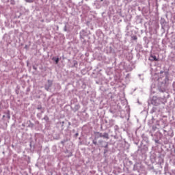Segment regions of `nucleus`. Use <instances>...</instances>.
<instances>
[{"instance_id": "f257e3e1", "label": "nucleus", "mask_w": 175, "mask_h": 175, "mask_svg": "<svg viewBox=\"0 0 175 175\" xmlns=\"http://www.w3.org/2000/svg\"><path fill=\"white\" fill-rule=\"evenodd\" d=\"M157 126L160 129L154 135L153 140L157 146L169 144L170 139L174 136V132L172 127L169 126L167 121L160 120L157 122Z\"/></svg>"}, {"instance_id": "f03ea898", "label": "nucleus", "mask_w": 175, "mask_h": 175, "mask_svg": "<svg viewBox=\"0 0 175 175\" xmlns=\"http://www.w3.org/2000/svg\"><path fill=\"white\" fill-rule=\"evenodd\" d=\"M148 147H150V140L146 135H142V141L138 146V149L133 154V157L139 162L146 161L147 159V152H148Z\"/></svg>"}, {"instance_id": "7ed1b4c3", "label": "nucleus", "mask_w": 175, "mask_h": 175, "mask_svg": "<svg viewBox=\"0 0 175 175\" xmlns=\"http://www.w3.org/2000/svg\"><path fill=\"white\" fill-rule=\"evenodd\" d=\"M158 90L159 92H161V94H164L161 97L154 96L152 98H150V100H148V103L150 105H153L154 106H159V105H165V103L167 102V96H169V94L166 92V89H165V88L159 86Z\"/></svg>"}, {"instance_id": "20e7f679", "label": "nucleus", "mask_w": 175, "mask_h": 175, "mask_svg": "<svg viewBox=\"0 0 175 175\" xmlns=\"http://www.w3.org/2000/svg\"><path fill=\"white\" fill-rule=\"evenodd\" d=\"M159 77L158 78H154V77H152V80H154V81H159V83H161L163 85H165V84H167V81H169V72L167 71L161 70L159 73Z\"/></svg>"}, {"instance_id": "39448f33", "label": "nucleus", "mask_w": 175, "mask_h": 175, "mask_svg": "<svg viewBox=\"0 0 175 175\" xmlns=\"http://www.w3.org/2000/svg\"><path fill=\"white\" fill-rule=\"evenodd\" d=\"M108 5H110L109 0H96L94 3L96 9H100L102 6H107Z\"/></svg>"}, {"instance_id": "423d86ee", "label": "nucleus", "mask_w": 175, "mask_h": 175, "mask_svg": "<svg viewBox=\"0 0 175 175\" xmlns=\"http://www.w3.org/2000/svg\"><path fill=\"white\" fill-rule=\"evenodd\" d=\"M121 111L122 110H121V108L118 105H113L109 109V113L113 114L114 117H118L121 114Z\"/></svg>"}, {"instance_id": "0eeeda50", "label": "nucleus", "mask_w": 175, "mask_h": 175, "mask_svg": "<svg viewBox=\"0 0 175 175\" xmlns=\"http://www.w3.org/2000/svg\"><path fill=\"white\" fill-rule=\"evenodd\" d=\"M113 139H116V142H118V148H120V150H122L124 148V146H125V144L126 142L125 140L122 139V137L121 135H113Z\"/></svg>"}, {"instance_id": "6e6552de", "label": "nucleus", "mask_w": 175, "mask_h": 175, "mask_svg": "<svg viewBox=\"0 0 175 175\" xmlns=\"http://www.w3.org/2000/svg\"><path fill=\"white\" fill-rule=\"evenodd\" d=\"M133 172H137V173H141L143 171V165L140 163H135L133 167Z\"/></svg>"}, {"instance_id": "1a4fd4ad", "label": "nucleus", "mask_w": 175, "mask_h": 175, "mask_svg": "<svg viewBox=\"0 0 175 175\" xmlns=\"http://www.w3.org/2000/svg\"><path fill=\"white\" fill-rule=\"evenodd\" d=\"M52 85H53V81L48 79L47 83L45 84V85H44V89L46 90V91H49L50 88H51Z\"/></svg>"}, {"instance_id": "9d476101", "label": "nucleus", "mask_w": 175, "mask_h": 175, "mask_svg": "<svg viewBox=\"0 0 175 175\" xmlns=\"http://www.w3.org/2000/svg\"><path fill=\"white\" fill-rule=\"evenodd\" d=\"M85 36H87V31H85V29H82L79 32V38L81 40H84V38H85Z\"/></svg>"}, {"instance_id": "9b49d317", "label": "nucleus", "mask_w": 175, "mask_h": 175, "mask_svg": "<svg viewBox=\"0 0 175 175\" xmlns=\"http://www.w3.org/2000/svg\"><path fill=\"white\" fill-rule=\"evenodd\" d=\"M4 114L3 116V120H4V121H6V118L7 120L9 121V120H10V111H7L4 112Z\"/></svg>"}, {"instance_id": "f8f14e48", "label": "nucleus", "mask_w": 175, "mask_h": 175, "mask_svg": "<svg viewBox=\"0 0 175 175\" xmlns=\"http://www.w3.org/2000/svg\"><path fill=\"white\" fill-rule=\"evenodd\" d=\"M71 109L74 113H76V111H78V110L80 109V104L76 103L74 105H71Z\"/></svg>"}, {"instance_id": "ddd939ff", "label": "nucleus", "mask_w": 175, "mask_h": 175, "mask_svg": "<svg viewBox=\"0 0 175 175\" xmlns=\"http://www.w3.org/2000/svg\"><path fill=\"white\" fill-rule=\"evenodd\" d=\"M116 13V10L114 9V5H109V10H108V14L109 16H111V14H114Z\"/></svg>"}, {"instance_id": "4468645a", "label": "nucleus", "mask_w": 175, "mask_h": 175, "mask_svg": "<svg viewBox=\"0 0 175 175\" xmlns=\"http://www.w3.org/2000/svg\"><path fill=\"white\" fill-rule=\"evenodd\" d=\"M99 144H101L103 148H107L109 147V142H106L103 140L98 141Z\"/></svg>"}, {"instance_id": "2eb2a0df", "label": "nucleus", "mask_w": 175, "mask_h": 175, "mask_svg": "<svg viewBox=\"0 0 175 175\" xmlns=\"http://www.w3.org/2000/svg\"><path fill=\"white\" fill-rule=\"evenodd\" d=\"M158 106L153 107L150 111L151 114H154V113H159L161 109L157 107Z\"/></svg>"}, {"instance_id": "dca6fc26", "label": "nucleus", "mask_w": 175, "mask_h": 175, "mask_svg": "<svg viewBox=\"0 0 175 175\" xmlns=\"http://www.w3.org/2000/svg\"><path fill=\"white\" fill-rule=\"evenodd\" d=\"M148 59H149V61H151L152 62L154 61H158L159 59L157 57V56H155V55L150 54Z\"/></svg>"}, {"instance_id": "f3484780", "label": "nucleus", "mask_w": 175, "mask_h": 175, "mask_svg": "<svg viewBox=\"0 0 175 175\" xmlns=\"http://www.w3.org/2000/svg\"><path fill=\"white\" fill-rule=\"evenodd\" d=\"M100 137H102V133L100 132H94V139L98 140V139H100Z\"/></svg>"}, {"instance_id": "a211bd4d", "label": "nucleus", "mask_w": 175, "mask_h": 175, "mask_svg": "<svg viewBox=\"0 0 175 175\" xmlns=\"http://www.w3.org/2000/svg\"><path fill=\"white\" fill-rule=\"evenodd\" d=\"M94 146H98V139H94L92 140L91 146L92 147L93 150H95V147Z\"/></svg>"}, {"instance_id": "6ab92c4d", "label": "nucleus", "mask_w": 175, "mask_h": 175, "mask_svg": "<svg viewBox=\"0 0 175 175\" xmlns=\"http://www.w3.org/2000/svg\"><path fill=\"white\" fill-rule=\"evenodd\" d=\"M27 128H31V129L35 126V124L31 122V120H27Z\"/></svg>"}, {"instance_id": "aec40b11", "label": "nucleus", "mask_w": 175, "mask_h": 175, "mask_svg": "<svg viewBox=\"0 0 175 175\" xmlns=\"http://www.w3.org/2000/svg\"><path fill=\"white\" fill-rule=\"evenodd\" d=\"M151 124H152V120L148 122V125L149 126H152L153 131H155L157 129H159L158 126H152Z\"/></svg>"}, {"instance_id": "412c9836", "label": "nucleus", "mask_w": 175, "mask_h": 175, "mask_svg": "<svg viewBox=\"0 0 175 175\" xmlns=\"http://www.w3.org/2000/svg\"><path fill=\"white\" fill-rule=\"evenodd\" d=\"M52 61H54L55 64L57 65V64L59 62V57H53Z\"/></svg>"}, {"instance_id": "4be33fe9", "label": "nucleus", "mask_w": 175, "mask_h": 175, "mask_svg": "<svg viewBox=\"0 0 175 175\" xmlns=\"http://www.w3.org/2000/svg\"><path fill=\"white\" fill-rule=\"evenodd\" d=\"M139 138L137 137L133 138V142L134 144H135V146H139Z\"/></svg>"}, {"instance_id": "5701e85b", "label": "nucleus", "mask_w": 175, "mask_h": 175, "mask_svg": "<svg viewBox=\"0 0 175 175\" xmlns=\"http://www.w3.org/2000/svg\"><path fill=\"white\" fill-rule=\"evenodd\" d=\"M101 137H103V139H109V133H104L103 134L101 133Z\"/></svg>"}, {"instance_id": "b1692460", "label": "nucleus", "mask_w": 175, "mask_h": 175, "mask_svg": "<svg viewBox=\"0 0 175 175\" xmlns=\"http://www.w3.org/2000/svg\"><path fill=\"white\" fill-rule=\"evenodd\" d=\"M76 103H77V98H72L71 100V106H75V105H76Z\"/></svg>"}, {"instance_id": "393cba45", "label": "nucleus", "mask_w": 175, "mask_h": 175, "mask_svg": "<svg viewBox=\"0 0 175 175\" xmlns=\"http://www.w3.org/2000/svg\"><path fill=\"white\" fill-rule=\"evenodd\" d=\"M96 36H98V37L99 38V37H100L102 35H103V33L102 32V31L98 30V31L96 32Z\"/></svg>"}, {"instance_id": "a878e982", "label": "nucleus", "mask_w": 175, "mask_h": 175, "mask_svg": "<svg viewBox=\"0 0 175 175\" xmlns=\"http://www.w3.org/2000/svg\"><path fill=\"white\" fill-rule=\"evenodd\" d=\"M161 28H165V24H166V21H165V19L161 18Z\"/></svg>"}, {"instance_id": "bb28decb", "label": "nucleus", "mask_w": 175, "mask_h": 175, "mask_svg": "<svg viewBox=\"0 0 175 175\" xmlns=\"http://www.w3.org/2000/svg\"><path fill=\"white\" fill-rule=\"evenodd\" d=\"M68 25H69V23H65V26L64 27V32H68Z\"/></svg>"}, {"instance_id": "cd10ccee", "label": "nucleus", "mask_w": 175, "mask_h": 175, "mask_svg": "<svg viewBox=\"0 0 175 175\" xmlns=\"http://www.w3.org/2000/svg\"><path fill=\"white\" fill-rule=\"evenodd\" d=\"M113 129L115 131V133H117V132H118V131L120 130V127L118 126V125H115L113 126Z\"/></svg>"}, {"instance_id": "c85d7f7f", "label": "nucleus", "mask_w": 175, "mask_h": 175, "mask_svg": "<svg viewBox=\"0 0 175 175\" xmlns=\"http://www.w3.org/2000/svg\"><path fill=\"white\" fill-rule=\"evenodd\" d=\"M42 120H44V121H46V122H49V121H50V118H49V116L47 115H45Z\"/></svg>"}, {"instance_id": "c756f323", "label": "nucleus", "mask_w": 175, "mask_h": 175, "mask_svg": "<svg viewBox=\"0 0 175 175\" xmlns=\"http://www.w3.org/2000/svg\"><path fill=\"white\" fill-rule=\"evenodd\" d=\"M158 159H159L158 163H160V165L163 163V159H162L161 156L158 157Z\"/></svg>"}, {"instance_id": "7c9ffc66", "label": "nucleus", "mask_w": 175, "mask_h": 175, "mask_svg": "<svg viewBox=\"0 0 175 175\" xmlns=\"http://www.w3.org/2000/svg\"><path fill=\"white\" fill-rule=\"evenodd\" d=\"M150 160L152 161V162H153L154 161H157V157H155V154H152L150 156Z\"/></svg>"}, {"instance_id": "2f4dec72", "label": "nucleus", "mask_w": 175, "mask_h": 175, "mask_svg": "<svg viewBox=\"0 0 175 175\" xmlns=\"http://www.w3.org/2000/svg\"><path fill=\"white\" fill-rule=\"evenodd\" d=\"M109 126H113V125H114V120L113 119L109 120Z\"/></svg>"}, {"instance_id": "473e14b6", "label": "nucleus", "mask_w": 175, "mask_h": 175, "mask_svg": "<svg viewBox=\"0 0 175 175\" xmlns=\"http://www.w3.org/2000/svg\"><path fill=\"white\" fill-rule=\"evenodd\" d=\"M60 125H61V130L64 131V125L65 124V122H59Z\"/></svg>"}, {"instance_id": "72a5a7b5", "label": "nucleus", "mask_w": 175, "mask_h": 175, "mask_svg": "<svg viewBox=\"0 0 175 175\" xmlns=\"http://www.w3.org/2000/svg\"><path fill=\"white\" fill-rule=\"evenodd\" d=\"M144 40L145 43H146V44H148L149 40L147 37H144Z\"/></svg>"}, {"instance_id": "f704fd0d", "label": "nucleus", "mask_w": 175, "mask_h": 175, "mask_svg": "<svg viewBox=\"0 0 175 175\" xmlns=\"http://www.w3.org/2000/svg\"><path fill=\"white\" fill-rule=\"evenodd\" d=\"M27 3H33L35 0H25Z\"/></svg>"}, {"instance_id": "c9c22d12", "label": "nucleus", "mask_w": 175, "mask_h": 175, "mask_svg": "<svg viewBox=\"0 0 175 175\" xmlns=\"http://www.w3.org/2000/svg\"><path fill=\"white\" fill-rule=\"evenodd\" d=\"M132 40H137V36H131Z\"/></svg>"}, {"instance_id": "e433bc0d", "label": "nucleus", "mask_w": 175, "mask_h": 175, "mask_svg": "<svg viewBox=\"0 0 175 175\" xmlns=\"http://www.w3.org/2000/svg\"><path fill=\"white\" fill-rule=\"evenodd\" d=\"M37 118H38V120H40V118H42V113H37Z\"/></svg>"}, {"instance_id": "4c0bfd02", "label": "nucleus", "mask_w": 175, "mask_h": 175, "mask_svg": "<svg viewBox=\"0 0 175 175\" xmlns=\"http://www.w3.org/2000/svg\"><path fill=\"white\" fill-rule=\"evenodd\" d=\"M44 109H43V107H42V105H38L37 107V110H44Z\"/></svg>"}, {"instance_id": "58836bf2", "label": "nucleus", "mask_w": 175, "mask_h": 175, "mask_svg": "<svg viewBox=\"0 0 175 175\" xmlns=\"http://www.w3.org/2000/svg\"><path fill=\"white\" fill-rule=\"evenodd\" d=\"M152 88H155V85L152 84V85H151V92H153V94H154L155 92H154V90H152Z\"/></svg>"}, {"instance_id": "ea45409f", "label": "nucleus", "mask_w": 175, "mask_h": 175, "mask_svg": "<svg viewBox=\"0 0 175 175\" xmlns=\"http://www.w3.org/2000/svg\"><path fill=\"white\" fill-rule=\"evenodd\" d=\"M10 3H11V5H15L16 1L14 0H10Z\"/></svg>"}, {"instance_id": "a19ab883", "label": "nucleus", "mask_w": 175, "mask_h": 175, "mask_svg": "<svg viewBox=\"0 0 175 175\" xmlns=\"http://www.w3.org/2000/svg\"><path fill=\"white\" fill-rule=\"evenodd\" d=\"M109 150H107V148L104 149V155H106V154H107Z\"/></svg>"}, {"instance_id": "79ce46f5", "label": "nucleus", "mask_w": 175, "mask_h": 175, "mask_svg": "<svg viewBox=\"0 0 175 175\" xmlns=\"http://www.w3.org/2000/svg\"><path fill=\"white\" fill-rule=\"evenodd\" d=\"M129 77H131V74H127V75H126V80L129 79Z\"/></svg>"}, {"instance_id": "37998d69", "label": "nucleus", "mask_w": 175, "mask_h": 175, "mask_svg": "<svg viewBox=\"0 0 175 175\" xmlns=\"http://www.w3.org/2000/svg\"><path fill=\"white\" fill-rule=\"evenodd\" d=\"M39 113H41V114H43V113H44V109L40 110Z\"/></svg>"}, {"instance_id": "c03bdc74", "label": "nucleus", "mask_w": 175, "mask_h": 175, "mask_svg": "<svg viewBox=\"0 0 175 175\" xmlns=\"http://www.w3.org/2000/svg\"><path fill=\"white\" fill-rule=\"evenodd\" d=\"M33 69L34 70H38V67L33 66Z\"/></svg>"}, {"instance_id": "a18cd8bd", "label": "nucleus", "mask_w": 175, "mask_h": 175, "mask_svg": "<svg viewBox=\"0 0 175 175\" xmlns=\"http://www.w3.org/2000/svg\"><path fill=\"white\" fill-rule=\"evenodd\" d=\"M172 87L174 88V91H175V81L173 83Z\"/></svg>"}, {"instance_id": "49530a36", "label": "nucleus", "mask_w": 175, "mask_h": 175, "mask_svg": "<svg viewBox=\"0 0 175 175\" xmlns=\"http://www.w3.org/2000/svg\"><path fill=\"white\" fill-rule=\"evenodd\" d=\"M27 92H29V91H31V88H27V90H26Z\"/></svg>"}, {"instance_id": "de8ad7c7", "label": "nucleus", "mask_w": 175, "mask_h": 175, "mask_svg": "<svg viewBox=\"0 0 175 175\" xmlns=\"http://www.w3.org/2000/svg\"><path fill=\"white\" fill-rule=\"evenodd\" d=\"M35 124H36V125H39L40 122H39V121L36 120V121L35 122Z\"/></svg>"}, {"instance_id": "09e8293b", "label": "nucleus", "mask_w": 175, "mask_h": 175, "mask_svg": "<svg viewBox=\"0 0 175 175\" xmlns=\"http://www.w3.org/2000/svg\"><path fill=\"white\" fill-rule=\"evenodd\" d=\"M77 136H79V133H75L74 137H77Z\"/></svg>"}, {"instance_id": "8fccbe9b", "label": "nucleus", "mask_w": 175, "mask_h": 175, "mask_svg": "<svg viewBox=\"0 0 175 175\" xmlns=\"http://www.w3.org/2000/svg\"><path fill=\"white\" fill-rule=\"evenodd\" d=\"M68 129H69V126H70V125H72V123H70V122H68Z\"/></svg>"}, {"instance_id": "3c124183", "label": "nucleus", "mask_w": 175, "mask_h": 175, "mask_svg": "<svg viewBox=\"0 0 175 175\" xmlns=\"http://www.w3.org/2000/svg\"><path fill=\"white\" fill-rule=\"evenodd\" d=\"M66 142V141L63 140V141L61 142V144L64 145V144H65Z\"/></svg>"}, {"instance_id": "603ef678", "label": "nucleus", "mask_w": 175, "mask_h": 175, "mask_svg": "<svg viewBox=\"0 0 175 175\" xmlns=\"http://www.w3.org/2000/svg\"><path fill=\"white\" fill-rule=\"evenodd\" d=\"M126 31H129V25H127V26L126 27Z\"/></svg>"}, {"instance_id": "864d4df0", "label": "nucleus", "mask_w": 175, "mask_h": 175, "mask_svg": "<svg viewBox=\"0 0 175 175\" xmlns=\"http://www.w3.org/2000/svg\"><path fill=\"white\" fill-rule=\"evenodd\" d=\"M129 163L130 165H133V162H132V161H129Z\"/></svg>"}, {"instance_id": "5fc2aeb1", "label": "nucleus", "mask_w": 175, "mask_h": 175, "mask_svg": "<svg viewBox=\"0 0 175 175\" xmlns=\"http://www.w3.org/2000/svg\"><path fill=\"white\" fill-rule=\"evenodd\" d=\"M172 126L175 129V122L174 123H172Z\"/></svg>"}, {"instance_id": "6e6d98bb", "label": "nucleus", "mask_w": 175, "mask_h": 175, "mask_svg": "<svg viewBox=\"0 0 175 175\" xmlns=\"http://www.w3.org/2000/svg\"><path fill=\"white\" fill-rule=\"evenodd\" d=\"M86 25H87L88 26H90V21H88V22L86 23Z\"/></svg>"}, {"instance_id": "4d7b16f0", "label": "nucleus", "mask_w": 175, "mask_h": 175, "mask_svg": "<svg viewBox=\"0 0 175 175\" xmlns=\"http://www.w3.org/2000/svg\"><path fill=\"white\" fill-rule=\"evenodd\" d=\"M22 126L25 127V123H23V124H22Z\"/></svg>"}, {"instance_id": "13d9d810", "label": "nucleus", "mask_w": 175, "mask_h": 175, "mask_svg": "<svg viewBox=\"0 0 175 175\" xmlns=\"http://www.w3.org/2000/svg\"><path fill=\"white\" fill-rule=\"evenodd\" d=\"M96 84H99V81H96Z\"/></svg>"}, {"instance_id": "bf43d9fd", "label": "nucleus", "mask_w": 175, "mask_h": 175, "mask_svg": "<svg viewBox=\"0 0 175 175\" xmlns=\"http://www.w3.org/2000/svg\"><path fill=\"white\" fill-rule=\"evenodd\" d=\"M69 157H72V152H70V155Z\"/></svg>"}, {"instance_id": "052dcab7", "label": "nucleus", "mask_w": 175, "mask_h": 175, "mask_svg": "<svg viewBox=\"0 0 175 175\" xmlns=\"http://www.w3.org/2000/svg\"><path fill=\"white\" fill-rule=\"evenodd\" d=\"M100 90H102V87L100 88Z\"/></svg>"}, {"instance_id": "680f3d73", "label": "nucleus", "mask_w": 175, "mask_h": 175, "mask_svg": "<svg viewBox=\"0 0 175 175\" xmlns=\"http://www.w3.org/2000/svg\"><path fill=\"white\" fill-rule=\"evenodd\" d=\"M105 122L107 123V120H106Z\"/></svg>"}, {"instance_id": "e2e57ef3", "label": "nucleus", "mask_w": 175, "mask_h": 175, "mask_svg": "<svg viewBox=\"0 0 175 175\" xmlns=\"http://www.w3.org/2000/svg\"><path fill=\"white\" fill-rule=\"evenodd\" d=\"M72 132H75V130H72Z\"/></svg>"}, {"instance_id": "0e129e2a", "label": "nucleus", "mask_w": 175, "mask_h": 175, "mask_svg": "<svg viewBox=\"0 0 175 175\" xmlns=\"http://www.w3.org/2000/svg\"><path fill=\"white\" fill-rule=\"evenodd\" d=\"M85 1H88V0H85Z\"/></svg>"}]
</instances>
